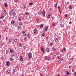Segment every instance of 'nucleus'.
Instances as JSON below:
<instances>
[{"label":"nucleus","mask_w":76,"mask_h":76,"mask_svg":"<svg viewBox=\"0 0 76 76\" xmlns=\"http://www.w3.org/2000/svg\"><path fill=\"white\" fill-rule=\"evenodd\" d=\"M36 21L37 22H38V21H39V18H37V20H36Z\"/></svg>","instance_id":"30"},{"label":"nucleus","mask_w":76,"mask_h":76,"mask_svg":"<svg viewBox=\"0 0 76 76\" xmlns=\"http://www.w3.org/2000/svg\"><path fill=\"white\" fill-rule=\"evenodd\" d=\"M55 41L56 42H57V41H58V39H57L56 38H55L54 39Z\"/></svg>","instance_id":"16"},{"label":"nucleus","mask_w":76,"mask_h":76,"mask_svg":"<svg viewBox=\"0 0 76 76\" xmlns=\"http://www.w3.org/2000/svg\"><path fill=\"white\" fill-rule=\"evenodd\" d=\"M19 25H20V26H21V25H22V22H20L19 23Z\"/></svg>","instance_id":"19"},{"label":"nucleus","mask_w":76,"mask_h":76,"mask_svg":"<svg viewBox=\"0 0 76 76\" xmlns=\"http://www.w3.org/2000/svg\"><path fill=\"white\" fill-rule=\"evenodd\" d=\"M41 49L42 51L44 53H45V51H44V48H43L42 47L41 48Z\"/></svg>","instance_id":"4"},{"label":"nucleus","mask_w":76,"mask_h":76,"mask_svg":"<svg viewBox=\"0 0 76 76\" xmlns=\"http://www.w3.org/2000/svg\"><path fill=\"white\" fill-rule=\"evenodd\" d=\"M23 7H24V8L25 9V8H26V6L25 5H23Z\"/></svg>","instance_id":"34"},{"label":"nucleus","mask_w":76,"mask_h":76,"mask_svg":"<svg viewBox=\"0 0 76 76\" xmlns=\"http://www.w3.org/2000/svg\"><path fill=\"white\" fill-rule=\"evenodd\" d=\"M34 32L35 34H37V29L35 28L34 30Z\"/></svg>","instance_id":"7"},{"label":"nucleus","mask_w":76,"mask_h":76,"mask_svg":"<svg viewBox=\"0 0 76 76\" xmlns=\"http://www.w3.org/2000/svg\"><path fill=\"white\" fill-rule=\"evenodd\" d=\"M50 16H51V15H50L49 14V15L48 16L47 18H50Z\"/></svg>","instance_id":"22"},{"label":"nucleus","mask_w":76,"mask_h":76,"mask_svg":"<svg viewBox=\"0 0 76 76\" xmlns=\"http://www.w3.org/2000/svg\"><path fill=\"white\" fill-rule=\"evenodd\" d=\"M72 72H74V71H73V69H72Z\"/></svg>","instance_id":"59"},{"label":"nucleus","mask_w":76,"mask_h":76,"mask_svg":"<svg viewBox=\"0 0 76 76\" xmlns=\"http://www.w3.org/2000/svg\"><path fill=\"white\" fill-rule=\"evenodd\" d=\"M42 14V12L41 11L40 12V13L39 14V16H41Z\"/></svg>","instance_id":"32"},{"label":"nucleus","mask_w":76,"mask_h":76,"mask_svg":"<svg viewBox=\"0 0 76 76\" xmlns=\"http://www.w3.org/2000/svg\"><path fill=\"white\" fill-rule=\"evenodd\" d=\"M46 51H47V52H48V51H49V48H48L47 49Z\"/></svg>","instance_id":"29"},{"label":"nucleus","mask_w":76,"mask_h":76,"mask_svg":"<svg viewBox=\"0 0 76 76\" xmlns=\"http://www.w3.org/2000/svg\"><path fill=\"white\" fill-rule=\"evenodd\" d=\"M18 46L19 47H20V46L21 47H22V44H19L18 45Z\"/></svg>","instance_id":"35"},{"label":"nucleus","mask_w":76,"mask_h":76,"mask_svg":"<svg viewBox=\"0 0 76 76\" xmlns=\"http://www.w3.org/2000/svg\"><path fill=\"white\" fill-rule=\"evenodd\" d=\"M59 12H60V14H61V11H60V10H59Z\"/></svg>","instance_id":"55"},{"label":"nucleus","mask_w":76,"mask_h":76,"mask_svg":"<svg viewBox=\"0 0 76 76\" xmlns=\"http://www.w3.org/2000/svg\"><path fill=\"white\" fill-rule=\"evenodd\" d=\"M9 53V51L8 50L7 51H6V54H7Z\"/></svg>","instance_id":"41"},{"label":"nucleus","mask_w":76,"mask_h":76,"mask_svg":"<svg viewBox=\"0 0 76 76\" xmlns=\"http://www.w3.org/2000/svg\"><path fill=\"white\" fill-rule=\"evenodd\" d=\"M17 41V39H14V41H15V42H16V41Z\"/></svg>","instance_id":"39"},{"label":"nucleus","mask_w":76,"mask_h":76,"mask_svg":"<svg viewBox=\"0 0 76 76\" xmlns=\"http://www.w3.org/2000/svg\"><path fill=\"white\" fill-rule=\"evenodd\" d=\"M7 73H10V71L9 70H8L7 71Z\"/></svg>","instance_id":"37"},{"label":"nucleus","mask_w":76,"mask_h":76,"mask_svg":"<svg viewBox=\"0 0 76 76\" xmlns=\"http://www.w3.org/2000/svg\"><path fill=\"white\" fill-rule=\"evenodd\" d=\"M69 69H71V68H72V66H69Z\"/></svg>","instance_id":"45"},{"label":"nucleus","mask_w":76,"mask_h":76,"mask_svg":"<svg viewBox=\"0 0 76 76\" xmlns=\"http://www.w3.org/2000/svg\"><path fill=\"white\" fill-rule=\"evenodd\" d=\"M57 6V2L56 3V4L55 5L54 7H56Z\"/></svg>","instance_id":"33"},{"label":"nucleus","mask_w":76,"mask_h":76,"mask_svg":"<svg viewBox=\"0 0 76 76\" xmlns=\"http://www.w3.org/2000/svg\"><path fill=\"white\" fill-rule=\"evenodd\" d=\"M10 51L11 53H13V50H12L11 49H10Z\"/></svg>","instance_id":"28"},{"label":"nucleus","mask_w":76,"mask_h":76,"mask_svg":"<svg viewBox=\"0 0 76 76\" xmlns=\"http://www.w3.org/2000/svg\"><path fill=\"white\" fill-rule=\"evenodd\" d=\"M18 0H15L14 1L15 2H18Z\"/></svg>","instance_id":"40"},{"label":"nucleus","mask_w":76,"mask_h":76,"mask_svg":"<svg viewBox=\"0 0 76 76\" xmlns=\"http://www.w3.org/2000/svg\"><path fill=\"white\" fill-rule=\"evenodd\" d=\"M20 20H21V19H20V18H19V21H20Z\"/></svg>","instance_id":"53"},{"label":"nucleus","mask_w":76,"mask_h":76,"mask_svg":"<svg viewBox=\"0 0 76 76\" xmlns=\"http://www.w3.org/2000/svg\"><path fill=\"white\" fill-rule=\"evenodd\" d=\"M71 23H72V21H70V22H69V24H70Z\"/></svg>","instance_id":"61"},{"label":"nucleus","mask_w":76,"mask_h":76,"mask_svg":"<svg viewBox=\"0 0 76 76\" xmlns=\"http://www.w3.org/2000/svg\"><path fill=\"white\" fill-rule=\"evenodd\" d=\"M69 9H72V5L69 6Z\"/></svg>","instance_id":"18"},{"label":"nucleus","mask_w":76,"mask_h":76,"mask_svg":"<svg viewBox=\"0 0 76 76\" xmlns=\"http://www.w3.org/2000/svg\"><path fill=\"white\" fill-rule=\"evenodd\" d=\"M12 13H13V16H14V17H15V12L14 11V12H12Z\"/></svg>","instance_id":"12"},{"label":"nucleus","mask_w":76,"mask_h":76,"mask_svg":"<svg viewBox=\"0 0 76 76\" xmlns=\"http://www.w3.org/2000/svg\"><path fill=\"white\" fill-rule=\"evenodd\" d=\"M12 42V39H10L9 40V42L10 43V42Z\"/></svg>","instance_id":"23"},{"label":"nucleus","mask_w":76,"mask_h":76,"mask_svg":"<svg viewBox=\"0 0 76 76\" xmlns=\"http://www.w3.org/2000/svg\"><path fill=\"white\" fill-rule=\"evenodd\" d=\"M14 23H15V21L13 20H12L11 21V24H12V25H13Z\"/></svg>","instance_id":"11"},{"label":"nucleus","mask_w":76,"mask_h":76,"mask_svg":"<svg viewBox=\"0 0 76 76\" xmlns=\"http://www.w3.org/2000/svg\"><path fill=\"white\" fill-rule=\"evenodd\" d=\"M66 75H70V73H69V72H68L67 71L66 72Z\"/></svg>","instance_id":"9"},{"label":"nucleus","mask_w":76,"mask_h":76,"mask_svg":"<svg viewBox=\"0 0 76 76\" xmlns=\"http://www.w3.org/2000/svg\"><path fill=\"white\" fill-rule=\"evenodd\" d=\"M75 76H76V72L74 73Z\"/></svg>","instance_id":"51"},{"label":"nucleus","mask_w":76,"mask_h":76,"mask_svg":"<svg viewBox=\"0 0 76 76\" xmlns=\"http://www.w3.org/2000/svg\"><path fill=\"white\" fill-rule=\"evenodd\" d=\"M42 13L44 16H45V11L43 10L42 11Z\"/></svg>","instance_id":"6"},{"label":"nucleus","mask_w":76,"mask_h":76,"mask_svg":"<svg viewBox=\"0 0 76 76\" xmlns=\"http://www.w3.org/2000/svg\"><path fill=\"white\" fill-rule=\"evenodd\" d=\"M67 4H70V2H67Z\"/></svg>","instance_id":"48"},{"label":"nucleus","mask_w":76,"mask_h":76,"mask_svg":"<svg viewBox=\"0 0 76 76\" xmlns=\"http://www.w3.org/2000/svg\"><path fill=\"white\" fill-rule=\"evenodd\" d=\"M6 28H5V31H4V32H6Z\"/></svg>","instance_id":"52"},{"label":"nucleus","mask_w":76,"mask_h":76,"mask_svg":"<svg viewBox=\"0 0 76 76\" xmlns=\"http://www.w3.org/2000/svg\"><path fill=\"white\" fill-rule=\"evenodd\" d=\"M58 9L59 10H60V7H59V6H58Z\"/></svg>","instance_id":"57"},{"label":"nucleus","mask_w":76,"mask_h":76,"mask_svg":"<svg viewBox=\"0 0 76 76\" xmlns=\"http://www.w3.org/2000/svg\"><path fill=\"white\" fill-rule=\"evenodd\" d=\"M52 50L53 51H56V48H54V47H53L52 48Z\"/></svg>","instance_id":"17"},{"label":"nucleus","mask_w":76,"mask_h":76,"mask_svg":"<svg viewBox=\"0 0 76 76\" xmlns=\"http://www.w3.org/2000/svg\"><path fill=\"white\" fill-rule=\"evenodd\" d=\"M6 64L7 66H10V62H9V61L7 62Z\"/></svg>","instance_id":"3"},{"label":"nucleus","mask_w":76,"mask_h":76,"mask_svg":"<svg viewBox=\"0 0 76 76\" xmlns=\"http://www.w3.org/2000/svg\"><path fill=\"white\" fill-rule=\"evenodd\" d=\"M25 14L26 15H29V13L27 12H25Z\"/></svg>","instance_id":"26"},{"label":"nucleus","mask_w":76,"mask_h":76,"mask_svg":"<svg viewBox=\"0 0 76 76\" xmlns=\"http://www.w3.org/2000/svg\"><path fill=\"white\" fill-rule=\"evenodd\" d=\"M22 32H23V34H25V36L26 37V34H25V32L24 31H23Z\"/></svg>","instance_id":"21"},{"label":"nucleus","mask_w":76,"mask_h":76,"mask_svg":"<svg viewBox=\"0 0 76 76\" xmlns=\"http://www.w3.org/2000/svg\"><path fill=\"white\" fill-rule=\"evenodd\" d=\"M1 58L2 59V60H3L4 59V57H2Z\"/></svg>","instance_id":"60"},{"label":"nucleus","mask_w":76,"mask_h":76,"mask_svg":"<svg viewBox=\"0 0 76 76\" xmlns=\"http://www.w3.org/2000/svg\"><path fill=\"white\" fill-rule=\"evenodd\" d=\"M47 56H46L45 57L44 59H45V60H47Z\"/></svg>","instance_id":"24"},{"label":"nucleus","mask_w":76,"mask_h":76,"mask_svg":"<svg viewBox=\"0 0 76 76\" xmlns=\"http://www.w3.org/2000/svg\"><path fill=\"white\" fill-rule=\"evenodd\" d=\"M21 27H20V26H18V28H19V29H20V28Z\"/></svg>","instance_id":"42"},{"label":"nucleus","mask_w":76,"mask_h":76,"mask_svg":"<svg viewBox=\"0 0 76 76\" xmlns=\"http://www.w3.org/2000/svg\"><path fill=\"white\" fill-rule=\"evenodd\" d=\"M53 26H55V24H53Z\"/></svg>","instance_id":"64"},{"label":"nucleus","mask_w":76,"mask_h":76,"mask_svg":"<svg viewBox=\"0 0 76 76\" xmlns=\"http://www.w3.org/2000/svg\"><path fill=\"white\" fill-rule=\"evenodd\" d=\"M13 71L14 72H15V69H13Z\"/></svg>","instance_id":"63"},{"label":"nucleus","mask_w":76,"mask_h":76,"mask_svg":"<svg viewBox=\"0 0 76 76\" xmlns=\"http://www.w3.org/2000/svg\"><path fill=\"white\" fill-rule=\"evenodd\" d=\"M50 11H51V10H52L51 9V8H50Z\"/></svg>","instance_id":"49"},{"label":"nucleus","mask_w":76,"mask_h":76,"mask_svg":"<svg viewBox=\"0 0 76 76\" xmlns=\"http://www.w3.org/2000/svg\"><path fill=\"white\" fill-rule=\"evenodd\" d=\"M65 16V17L66 18L67 16V14H66Z\"/></svg>","instance_id":"58"},{"label":"nucleus","mask_w":76,"mask_h":76,"mask_svg":"<svg viewBox=\"0 0 76 76\" xmlns=\"http://www.w3.org/2000/svg\"><path fill=\"white\" fill-rule=\"evenodd\" d=\"M58 59H60V57L58 56Z\"/></svg>","instance_id":"50"},{"label":"nucleus","mask_w":76,"mask_h":76,"mask_svg":"<svg viewBox=\"0 0 76 76\" xmlns=\"http://www.w3.org/2000/svg\"><path fill=\"white\" fill-rule=\"evenodd\" d=\"M9 13L10 15V16H12V12H11L10 11Z\"/></svg>","instance_id":"36"},{"label":"nucleus","mask_w":76,"mask_h":76,"mask_svg":"<svg viewBox=\"0 0 76 76\" xmlns=\"http://www.w3.org/2000/svg\"><path fill=\"white\" fill-rule=\"evenodd\" d=\"M28 57H29V59H31V58H32V54H31V53H29L28 54Z\"/></svg>","instance_id":"1"},{"label":"nucleus","mask_w":76,"mask_h":76,"mask_svg":"<svg viewBox=\"0 0 76 76\" xmlns=\"http://www.w3.org/2000/svg\"><path fill=\"white\" fill-rule=\"evenodd\" d=\"M48 27L47 26H46L45 27V31H47V30H48Z\"/></svg>","instance_id":"5"},{"label":"nucleus","mask_w":76,"mask_h":76,"mask_svg":"<svg viewBox=\"0 0 76 76\" xmlns=\"http://www.w3.org/2000/svg\"><path fill=\"white\" fill-rule=\"evenodd\" d=\"M50 45H53V43H51L50 44Z\"/></svg>","instance_id":"54"},{"label":"nucleus","mask_w":76,"mask_h":76,"mask_svg":"<svg viewBox=\"0 0 76 76\" xmlns=\"http://www.w3.org/2000/svg\"><path fill=\"white\" fill-rule=\"evenodd\" d=\"M16 58H18V56H16Z\"/></svg>","instance_id":"62"},{"label":"nucleus","mask_w":76,"mask_h":76,"mask_svg":"<svg viewBox=\"0 0 76 76\" xmlns=\"http://www.w3.org/2000/svg\"><path fill=\"white\" fill-rule=\"evenodd\" d=\"M61 60L62 61L63 60V58H61Z\"/></svg>","instance_id":"46"},{"label":"nucleus","mask_w":76,"mask_h":76,"mask_svg":"<svg viewBox=\"0 0 76 76\" xmlns=\"http://www.w3.org/2000/svg\"><path fill=\"white\" fill-rule=\"evenodd\" d=\"M43 26H44V25L42 24L41 25H40V28H43Z\"/></svg>","instance_id":"14"},{"label":"nucleus","mask_w":76,"mask_h":76,"mask_svg":"<svg viewBox=\"0 0 76 76\" xmlns=\"http://www.w3.org/2000/svg\"><path fill=\"white\" fill-rule=\"evenodd\" d=\"M27 37H29V34H28V35H27Z\"/></svg>","instance_id":"56"},{"label":"nucleus","mask_w":76,"mask_h":76,"mask_svg":"<svg viewBox=\"0 0 76 76\" xmlns=\"http://www.w3.org/2000/svg\"><path fill=\"white\" fill-rule=\"evenodd\" d=\"M32 4H33V3L31 2L29 4V5H32Z\"/></svg>","instance_id":"25"},{"label":"nucleus","mask_w":76,"mask_h":76,"mask_svg":"<svg viewBox=\"0 0 76 76\" xmlns=\"http://www.w3.org/2000/svg\"><path fill=\"white\" fill-rule=\"evenodd\" d=\"M4 6L6 7H8L7 4L6 3H4Z\"/></svg>","instance_id":"10"},{"label":"nucleus","mask_w":76,"mask_h":76,"mask_svg":"<svg viewBox=\"0 0 76 76\" xmlns=\"http://www.w3.org/2000/svg\"><path fill=\"white\" fill-rule=\"evenodd\" d=\"M60 26H61V27H63H63L64 26V25L62 24H61L60 25Z\"/></svg>","instance_id":"13"},{"label":"nucleus","mask_w":76,"mask_h":76,"mask_svg":"<svg viewBox=\"0 0 76 76\" xmlns=\"http://www.w3.org/2000/svg\"><path fill=\"white\" fill-rule=\"evenodd\" d=\"M15 56V54H13L11 56V58H13Z\"/></svg>","instance_id":"15"},{"label":"nucleus","mask_w":76,"mask_h":76,"mask_svg":"<svg viewBox=\"0 0 76 76\" xmlns=\"http://www.w3.org/2000/svg\"><path fill=\"white\" fill-rule=\"evenodd\" d=\"M15 56H18V55L17 54V53H16V52H15Z\"/></svg>","instance_id":"27"},{"label":"nucleus","mask_w":76,"mask_h":76,"mask_svg":"<svg viewBox=\"0 0 76 76\" xmlns=\"http://www.w3.org/2000/svg\"><path fill=\"white\" fill-rule=\"evenodd\" d=\"M16 68H17V69H18V70H19V68H18V66H17Z\"/></svg>","instance_id":"47"},{"label":"nucleus","mask_w":76,"mask_h":76,"mask_svg":"<svg viewBox=\"0 0 76 76\" xmlns=\"http://www.w3.org/2000/svg\"><path fill=\"white\" fill-rule=\"evenodd\" d=\"M50 60V57H48V58L47 60L48 61H49V60Z\"/></svg>","instance_id":"20"},{"label":"nucleus","mask_w":76,"mask_h":76,"mask_svg":"<svg viewBox=\"0 0 76 76\" xmlns=\"http://www.w3.org/2000/svg\"><path fill=\"white\" fill-rule=\"evenodd\" d=\"M20 59L21 61H23V57L22 56L20 57Z\"/></svg>","instance_id":"8"},{"label":"nucleus","mask_w":76,"mask_h":76,"mask_svg":"<svg viewBox=\"0 0 76 76\" xmlns=\"http://www.w3.org/2000/svg\"><path fill=\"white\" fill-rule=\"evenodd\" d=\"M40 76H42V73H41L40 74Z\"/></svg>","instance_id":"43"},{"label":"nucleus","mask_w":76,"mask_h":76,"mask_svg":"<svg viewBox=\"0 0 76 76\" xmlns=\"http://www.w3.org/2000/svg\"><path fill=\"white\" fill-rule=\"evenodd\" d=\"M10 61H13V59L12 58H11L10 59Z\"/></svg>","instance_id":"44"},{"label":"nucleus","mask_w":76,"mask_h":76,"mask_svg":"<svg viewBox=\"0 0 76 76\" xmlns=\"http://www.w3.org/2000/svg\"><path fill=\"white\" fill-rule=\"evenodd\" d=\"M45 34L44 33H43L42 34V37H44Z\"/></svg>","instance_id":"38"},{"label":"nucleus","mask_w":76,"mask_h":76,"mask_svg":"<svg viewBox=\"0 0 76 76\" xmlns=\"http://www.w3.org/2000/svg\"><path fill=\"white\" fill-rule=\"evenodd\" d=\"M58 62L59 63V64H61V61H60V60H59Z\"/></svg>","instance_id":"31"},{"label":"nucleus","mask_w":76,"mask_h":76,"mask_svg":"<svg viewBox=\"0 0 76 76\" xmlns=\"http://www.w3.org/2000/svg\"><path fill=\"white\" fill-rule=\"evenodd\" d=\"M4 18V13H3L2 14V16L0 17V19H2Z\"/></svg>","instance_id":"2"}]
</instances>
